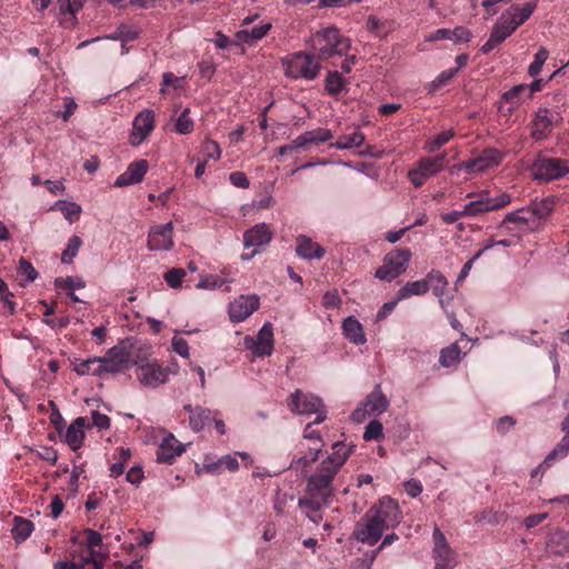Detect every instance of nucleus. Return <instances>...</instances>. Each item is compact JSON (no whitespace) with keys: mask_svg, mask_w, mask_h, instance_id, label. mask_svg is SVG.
I'll list each match as a JSON object with an SVG mask.
<instances>
[{"mask_svg":"<svg viewBox=\"0 0 569 569\" xmlns=\"http://www.w3.org/2000/svg\"><path fill=\"white\" fill-rule=\"evenodd\" d=\"M400 521L401 515L397 501L386 497L361 517L355 526L352 537L360 543L373 546L386 530L396 527Z\"/></svg>","mask_w":569,"mask_h":569,"instance_id":"obj_1","label":"nucleus"},{"mask_svg":"<svg viewBox=\"0 0 569 569\" xmlns=\"http://www.w3.org/2000/svg\"><path fill=\"white\" fill-rule=\"evenodd\" d=\"M311 47L319 60H327L333 56H345L351 48V40L340 34L338 28L331 26L312 36Z\"/></svg>","mask_w":569,"mask_h":569,"instance_id":"obj_2","label":"nucleus"},{"mask_svg":"<svg viewBox=\"0 0 569 569\" xmlns=\"http://www.w3.org/2000/svg\"><path fill=\"white\" fill-rule=\"evenodd\" d=\"M282 64L284 66V74L292 79L313 80L321 70L319 59L313 53L306 51L296 52L290 58L283 59Z\"/></svg>","mask_w":569,"mask_h":569,"instance_id":"obj_3","label":"nucleus"},{"mask_svg":"<svg viewBox=\"0 0 569 569\" xmlns=\"http://www.w3.org/2000/svg\"><path fill=\"white\" fill-rule=\"evenodd\" d=\"M131 356L124 342L108 349L103 357H99V365L94 367L92 375L102 376L103 373L117 375L129 368Z\"/></svg>","mask_w":569,"mask_h":569,"instance_id":"obj_4","label":"nucleus"},{"mask_svg":"<svg viewBox=\"0 0 569 569\" xmlns=\"http://www.w3.org/2000/svg\"><path fill=\"white\" fill-rule=\"evenodd\" d=\"M355 446L347 447L343 442H335L332 452L318 466L316 476L322 483H332L336 475L352 453Z\"/></svg>","mask_w":569,"mask_h":569,"instance_id":"obj_5","label":"nucleus"},{"mask_svg":"<svg viewBox=\"0 0 569 569\" xmlns=\"http://www.w3.org/2000/svg\"><path fill=\"white\" fill-rule=\"evenodd\" d=\"M411 251L407 248H397L388 252L382 264L376 270L375 277L383 281H392L402 274L411 260Z\"/></svg>","mask_w":569,"mask_h":569,"instance_id":"obj_6","label":"nucleus"},{"mask_svg":"<svg viewBox=\"0 0 569 569\" xmlns=\"http://www.w3.org/2000/svg\"><path fill=\"white\" fill-rule=\"evenodd\" d=\"M308 497L300 498L298 505L300 508L309 511L319 512L325 506H328L329 498L333 495L332 483H322L319 477L311 475L307 482Z\"/></svg>","mask_w":569,"mask_h":569,"instance_id":"obj_7","label":"nucleus"},{"mask_svg":"<svg viewBox=\"0 0 569 569\" xmlns=\"http://www.w3.org/2000/svg\"><path fill=\"white\" fill-rule=\"evenodd\" d=\"M446 154L422 158L415 168L408 172V178L415 188L421 187L429 178L437 174L445 167Z\"/></svg>","mask_w":569,"mask_h":569,"instance_id":"obj_8","label":"nucleus"},{"mask_svg":"<svg viewBox=\"0 0 569 569\" xmlns=\"http://www.w3.org/2000/svg\"><path fill=\"white\" fill-rule=\"evenodd\" d=\"M137 378L148 388H157L168 381L170 369L160 366L156 360L136 362Z\"/></svg>","mask_w":569,"mask_h":569,"instance_id":"obj_9","label":"nucleus"},{"mask_svg":"<svg viewBox=\"0 0 569 569\" xmlns=\"http://www.w3.org/2000/svg\"><path fill=\"white\" fill-rule=\"evenodd\" d=\"M535 178L551 181L569 172V161L559 158H539L535 164Z\"/></svg>","mask_w":569,"mask_h":569,"instance_id":"obj_10","label":"nucleus"},{"mask_svg":"<svg viewBox=\"0 0 569 569\" xmlns=\"http://www.w3.org/2000/svg\"><path fill=\"white\" fill-rule=\"evenodd\" d=\"M510 200L511 197L508 193H502L497 198H490L489 191H481L479 199L466 204L462 213H465V216L475 217L488 211L498 210L507 206Z\"/></svg>","mask_w":569,"mask_h":569,"instance_id":"obj_11","label":"nucleus"},{"mask_svg":"<svg viewBox=\"0 0 569 569\" xmlns=\"http://www.w3.org/2000/svg\"><path fill=\"white\" fill-rule=\"evenodd\" d=\"M501 159L502 153L499 150L488 148L479 157L451 167L450 171L453 173L455 170L465 168L468 172H483L489 168L498 166Z\"/></svg>","mask_w":569,"mask_h":569,"instance_id":"obj_12","label":"nucleus"},{"mask_svg":"<svg viewBox=\"0 0 569 569\" xmlns=\"http://www.w3.org/2000/svg\"><path fill=\"white\" fill-rule=\"evenodd\" d=\"M173 224L167 222L153 226L148 236L147 247L150 251L171 250L173 248L172 240Z\"/></svg>","mask_w":569,"mask_h":569,"instance_id":"obj_13","label":"nucleus"},{"mask_svg":"<svg viewBox=\"0 0 569 569\" xmlns=\"http://www.w3.org/2000/svg\"><path fill=\"white\" fill-rule=\"evenodd\" d=\"M288 407L297 415H311L323 408V402L319 397L303 393L297 389L288 398Z\"/></svg>","mask_w":569,"mask_h":569,"instance_id":"obj_14","label":"nucleus"},{"mask_svg":"<svg viewBox=\"0 0 569 569\" xmlns=\"http://www.w3.org/2000/svg\"><path fill=\"white\" fill-rule=\"evenodd\" d=\"M246 347L251 349L258 357L270 356L273 350V328L270 322H266L259 330L257 339L246 337Z\"/></svg>","mask_w":569,"mask_h":569,"instance_id":"obj_15","label":"nucleus"},{"mask_svg":"<svg viewBox=\"0 0 569 569\" xmlns=\"http://www.w3.org/2000/svg\"><path fill=\"white\" fill-rule=\"evenodd\" d=\"M509 19H511L509 14L502 13L497 20L491 30L489 39L480 49L483 54L491 52L497 46L502 43L515 32L513 26L510 24Z\"/></svg>","mask_w":569,"mask_h":569,"instance_id":"obj_16","label":"nucleus"},{"mask_svg":"<svg viewBox=\"0 0 569 569\" xmlns=\"http://www.w3.org/2000/svg\"><path fill=\"white\" fill-rule=\"evenodd\" d=\"M260 306V299L257 295L240 296L229 305V316L231 321L241 322L251 316Z\"/></svg>","mask_w":569,"mask_h":569,"instance_id":"obj_17","label":"nucleus"},{"mask_svg":"<svg viewBox=\"0 0 569 569\" xmlns=\"http://www.w3.org/2000/svg\"><path fill=\"white\" fill-rule=\"evenodd\" d=\"M153 128V111L144 110L140 112L133 120V130L130 134V143L132 146H139L150 134Z\"/></svg>","mask_w":569,"mask_h":569,"instance_id":"obj_18","label":"nucleus"},{"mask_svg":"<svg viewBox=\"0 0 569 569\" xmlns=\"http://www.w3.org/2000/svg\"><path fill=\"white\" fill-rule=\"evenodd\" d=\"M148 170L149 163L147 160H136L131 162L127 170L117 178L113 186L117 188H123L136 184L143 180Z\"/></svg>","mask_w":569,"mask_h":569,"instance_id":"obj_19","label":"nucleus"},{"mask_svg":"<svg viewBox=\"0 0 569 569\" xmlns=\"http://www.w3.org/2000/svg\"><path fill=\"white\" fill-rule=\"evenodd\" d=\"M186 448L173 435L169 433L159 446L156 453V461L159 463H172L177 456L182 455Z\"/></svg>","mask_w":569,"mask_h":569,"instance_id":"obj_20","label":"nucleus"},{"mask_svg":"<svg viewBox=\"0 0 569 569\" xmlns=\"http://www.w3.org/2000/svg\"><path fill=\"white\" fill-rule=\"evenodd\" d=\"M271 239L272 232L266 223H258L243 233L246 248L267 246Z\"/></svg>","mask_w":569,"mask_h":569,"instance_id":"obj_21","label":"nucleus"},{"mask_svg":"<svg viewBox=\"0 0 569 569\" xmlns=\"http://www.w3.org/2000/svg\"><path fill=\"white\" fill-rule=\"evenodd\" d=\"M296 252L300 258L311 260L321 259L326 250L319 243H315L311 238L301 234L297 238Z\"/></svg>","mask_w":569,"mask_h":569,"instance_id":"obj_22","label":"nucleus"},{"mask_svg":"<svg viewBox=\"0 0 569 569\" xmlns=\"http://www.w3.org/2000/svg\"><path fill=\"white\" fill-rule=\"evenodd\" d=\"M363 406L367 408L369 416L381 415L387 411L389 400L381 390V386L377 385L373 390L367 396Z\"/></svg>","mask_w":569,"mask_h":569,"instance_id":"obj_23","label":"nucleus"},{"mask_svg":"<svg viewBox=\"0 0 569 569\" xmlns=\"http://www.w3.org/2000/svg\"><path fill=\"white\" fill-rule=\"evenodd\" d=\"M559 119L558 113L553 114L546 108L539 109L535 120L536 128L532 130V137L537 140L543 139L546 137V130L557 124Z\"/></svg>","mask_w":569,"mask_h":569,"instance_id":"obj_24","label":"nucleus"},{"mask_svg":"<svg viewBox=\"0 0 569 569\" xmlns=\"http://www.w3.org/2000/svg\"><path fill=\"white\" fill-rule=\"evenodd\" d=\"M84 426H86V418L78 417L68 427V429L64 433V442L73 451H77L82 446V442L84 439V431H83Z\"/></svg>","mask_w":569,"mask_h":569,"instance_id":"obj_25","label":"nucleus"},{"mask_svg":"<svg viewBox=\"0 0 569 569\" xmlns=\"http://www.w3.org/2000/svg\"><path fill=\"white\" fill-rule=\"evenodd\" d=\"M472 33L465 27H456L455 29H438L430 37L429 40H450L455 43L469 42Z\"/></svg>","mask_w":569,"mask_h":569,"instance_id":"obj_26","label":"nucleus"},{"mask_svg":"<svg viewBox=\"0 0 569 569\" xmlns=\"http://www.w3.org/2000/svg\"><path fill=\"white\" fill-rule=\"evenodd\" d=\"M537 8V2H527L522 8L519 6H511L508 10L503 12V14H509L511 19L509 22L513 26V30L516 31L518 27L525 23Z\"/></svg>","mask_w":569,"mask_h":569,"instance_id":"obj_27","label":"nucleus"},{"mask_svg":"<svg viewBox=\"0 0 569 569\" xmlns=\"http://www.w3.org/2000/svg\"><path fill=\"white\" fill-rule=\"evenodd\" d=\"M537 8V2H527L522 8L519 6H511L508 10L503 12V14H509L511 19L509 22L513 26V30L516 31L518 27L525 23Z\"/></svg>","mask_w":569,"mask_h":569,"instance_id":"obj_28","label":"nucleus"},{"mask_svg":"<svg viewBox=\"0 0 569 569\" xmlns=\"http://www.w3.org/2000/svg\"><path fill=\"white\" fill-rule=\"evenodd\" d=\"M342 331L346 338L355 345H363L367 341L362 325L353 316L343 320Z\"/></svg>","mask_w":569,"mask_h":569,"instance_id":"obj_29","label":"nucleus"},{"mask_svg":"<svg viewBox=\"0 0 569 569\" xmlns=\"http://www.w3.org/2000/svg\"><path fill=\"white\" fill-rule=\"evenodd\" d=\"M322 451V445H316L311 447H307L301 451V456L298 458H293L290 468L301 469V472L307 471V469L318 460L319 455Z\"/></svg>","mask_w":569,"mask_h":569,"instance_id":"obj_30","label":"nucleus"},{"mask_svg":"<svg viewBox=\"0 0 569 569\" xmlns=\"http://www.w3.org/2000/svg\"><path fill=\"white\" fill-rule=\"evenodd\" d=\"M331 138L332 133L329 129L317 128L300 134L298 137V144H301L302 149L308 150L311 144L323 143L329 141Z\"/></svg>","mask_w":569,"mask_h":569,"instance_id":"obj_31","label":"nucleus"},{"mask_svg":"<svg viewBox=\"0 0 569 569\" xmlns=\"http://www.w3.org/2000/svg\"><path fill=\"white\" fill-rule=\"evenodd\" d=\"M325 90L329 96H338L341 92H347V80L338 71H329L325 79Z\"/></svg>","mask_w":569,"mask_h":569,"instance_id":"obj_32","label":"nucleus"},{"mask_svg":"<svg viewBox=\"0 0 569 569\" xmlns=\"http://www.w3.org/2000/svg\"><path fill=\"white\" fill-rule=\"evenodd\" d=\"M211 413L212 411L209 408L196 406L194 413L189 416V426L192 431H202L206 425L212 420Z\"/></svg>","mask_w":569,"mask_h":569,"instance_id":"obj_33","label":"nucleus"},{"mask_svg":"<svg viewBox=\"0 0 569 569\" xmlns=\"http://www.w3.org/2000/svg\"><path fill=\"white\" fill-rule=\"evenodd\" d=\"M430 286L428 280H417L412 282H407L403 287H401L397 292V300H403L411 296H419L428 292Z\"/></svg>","mask_w":569,"mask_h":569,"instance_id":"obj_34","label":"nucleus"},{"mask_svg":"<svg viewBox=\"0 0 569 569\" xmlns=\"http://www.w3.org/2000/svg\"><path fill=\"white\" fill-rule=\"evenodd\" d=\"M33 523L22 517H14L11 529L12 537L17 543H21L29 538L33 531Z\"/></svg>","mask_w":569,"mask_h":569,"instance_id":"obj_35","label":"nucleus"},{"mask_svg":"<svg viewBox=\"0 0 569 569\" xmlns=\"http://www.w3.org/2000/svg\"><path fill=\"white\" fill-rule=\"evenodd\" d=\"M435 569H453L457 565L456 558L450 547L446 551L433 549Z\"/></svg>","mask_w":569,"mask_h":569,"instance_id":"obj_36","label":"nucleus"},{"mask_svg":"<svg viewBox=\"0 0 569 569\" xmlns=\"http://www.w3.org/2000/svg\"><path fill=\"white\" fill-rule=\"evenodd\" d=\"M527 89L526 84H517L512 87L510 90L506 91L501 97V103H507L509 107L507 108L508 112H512L520 103V94ZM503 106L500 104V109Z\"/></svg>","mask_w":569,"mask_h":569,"instance_id":"obj_37","label":"nucleus"},{"mask_svg":"<svg viewBox=\"0 0 569 569\" xmlns=\"http://www.w3.org/2000/svg\"><path fill=\"white\" fill-rule=\"evenodd\" d=\"M365 141V136L360 131H356L351 134H345L340 137L335 143L331 144V147L345 150V149H351L356 147H360Z\"/></svg>","mask_w":569,"mask_h":569,"instance_id":"obj_38","label":"nucleus"},{"mask_svg":"<svg viewBox=\"0 0 569 569\" xmlns=\"http://www.w3.org/2000/svg\"><path fill=\"white\" fill-rule=\"evenodd\" d=\"M460 347L455 342L441 350L439 362L442 367L449 368L460 361Z\"/></svg>","mask_w":569,"mask_h":569,"instance_id":"obj_39","label":"nucleus"},{"mask_svg":"<svg viewBox=\"0 0 569 569\" xmlns=\"http://www.w3.org/2000/svg\"><path fill=\"white\" fill-rule=\"evenodd\" d=\"M87 563H92L94 569H102V563L96 560L92 553L82 558L80 562L58 561L54 563L53 569H83Z\"/></svg>","mask_w":569,"mask_h":569,"instance_id":"obj_40","label":"nucleus"},{"mask_svg":"<svg viewBox=\"0 0 569 569\" xmlns=\"http://www.w3.org/2000/svg\"><path fill=\"white\" fill-rule=\"evenodd\" d=\"M555 208V199L553 198H545L540 201H536L530 206V210L535 217L538 219L547 218Z\"/></svg>","mask_w":569,"mask_h":569,"instance_id":"obj_41","label":"nucleus"},{"mask_svg":"<svg viewBox=\"0 0 569 569\" xmlns=\"http://www.w3.org/2000/svg\"><path fill=\"white\" fill-rule=\"evenodd\" d=\"M81 246V238L79 236H72L68 241L67 248L63 250L61 254V262L71 263L73 258L78 254V251Z\"/></svg>","mask_w":569,"mask_h":569,"instance_id":"obj_42","label":"nucleus"},{"mask_svg":"<svg viewBox=\"0 0 569 569\" xmlns=\"http://www.w3.org/2000/svg\"><path fill=\"white\" fill-rule=\"evenodd\" d=\"M189 113L190 109L186 108L176 121L174 129L180 134H187L193 130V121L189 117Z\"/></svg>","mask_w":569,"mask_h":569,"instance_id":"obj_43","label":"nucleus"},{"mask_svg":"<svg viewBox=\"0 0 569 569\" xmlns=\"http://www.w3.org/2000/svg\"><path fill=\"white\" fill-rule=\"evenodd\" d=\"M457 73V69H448L442 71L433 81L430 82L428 92L435 93L441 87L446 86Z\"/></svg>","mask_w":569,"mask_h":569,"instance_id":"obj_44","label":"nucleus"},{"mask_svg":"<svg viewBox=\"0 0 569 569\" xmlns=\"http://www.w3.org/2000/svg\"><path fill=\"white\" fill-rule=\"evenodd\" d=\"M548 59V51L545 48H540L538 52L535 54L533 61L530 63L528 68V74L530 77H536L540 73L543 63Z\"/></svg>","mask_w":569,"mask_h":569,"instance_id":"obj_45","label":"nucleus"},{"mask_svg":"<svg viewBox=\"0 0 569 569\" xmlns=\"http://www.w3.org/2000/svg\"><path fill=\"white\" fill-rule=\"evenodd\" d=\"M58 209L62 212L67 220L72 221L73 218H78L81 213V207L74 202L58 201L56 203Z\"/></svg>","mask_w":569,"mask_h":569,"instance_id":"obj_46","label":"nucleus"},{"mask_svg":"<svg viewBox=\"0 0 569 569\" xmlns=\"http://www.w3.org/2000/svg\"><path fill=\"white\" fill-rule=\"evenodd\" d=\"M455 136V130L449 129L446 131H442L441 133L437 134L433 140H431L427 149L429 152H436L439 150L443 144H446L451 138Z\"/></svg>","mask_w":569,"mask_h":569,"instance_id":"obj_47","label":"nucleus"},{"mask_svg":"<svg viewBox=\"0 0 569 569\" xmlns=\"http://www.w3.org/2000/svg\"><path fill=\"white\" fill-rule=\"evenodd\" d=\"M377 556L378 550L366 551L362 557L353 560L352 569H371Z\"/></svg>","mask_w":569,"mask_h":569,"instance_id":"obj_48","label":"nucleus"},{"mask_svg":"<svg viewBox=\"0 0 569 569\" xmlns=\"http://www.w3.org/2000/svg\"><path fill=\"white\" fill-rule=\"evenodd\" d=\"M382 423L379 420H371L363 432V439L366 441L379 440L382 437Z\"/></svg>","mask_w":569,"mask_h":569,"instance_id":"obj_49","label":"nucleus"},{"mask_svg":"<svg viewBox=\"0 0 569 569\" xmlns=\"http://www.w3.org/2000/svg\"><path fill=\"white\" fill-rule=\"evenodd\" d=\"M186 271L181 268H172L164 273V280L171 288H179L182 283Z\"/></svg>","mask_w":569,"mask_h":569,"instance_id":"obj_50","label":"nucleus"},{"mask_svg":"<svg viewBox=\"0 0 569 569\" xmlns=\"http://www.w3.org/2000/svg\"><path fill=\"white\" fill-rule=\"evenodd\" d=\"M18 271L20 274L26 277L28 282H32L38 278V272L32 263L26 258H20Z\"/></svg>","mask_w":569,"mask_h":569,"instance_id":"obj_51","label":"nucleus"},{"mask_svg":"<svg viewBox=\"0 0 569 569\" xmlns=\"http://www.w3.org/2000/svg\"><path fill=\"white\" fill-rule=\"evenodd\" d=\"M0 300L9 308L11 315L14 313L16 303L13 301V293L9 290L8 284L2 278H0Z\"/></svg>","mask_w":569,"mask_h":569,"instance_id":"obj_52","label":"nucleus"},{"mask_svg":"<svg viewBox=\"0 0 569 569\" xmlns=\"http://www.w3.org/2000/svg\"><path fill=\"white\" fill-rule=\"evenodd\" d=\"M206 162L209 159L218 160L221 157V149L216 141L206 140L202 146Z\"/></svg>","mask_w":569,"mask_h":569,"instance_id":"obj_53","label":"nucleus"},{"mask_svg":"<svg viewBox=\"0 0 569 569\" xmlns=\"http://www.w3.org/2000/svg\"><path fill=\"white\" fill-rule=\"evenodd\" d=\"M54 286L61 289H70L73 290L76 288H83L84 283L82 280L74 277H66V278H56Z\"/></svg>","mask_w":569,"mask_h":569,"instance_id":"obj_54","label":"nucleus"},{"mask_svg":"<svg viewBox=\"0 0 569 569\" xmlns=\"http://www.w3.org/2000/svg\"><path fill=\"white\" fill-rule=\"evenodd\" d=\"M96 363L99 365V357H94V358H91V359L82 360L79 363L74 365L73 369H74V371L78 375L84 376V375H88V373H92L94 368L92 369L91 366L96 365Z\"/></svg>","mask_w":569,"mask_h":569,"instance_id":"obj_55","label":"nucleus"},{"mask_svg":"<svg viewBox=\"0 0 569 569\" xmlns=\"http://www.w3.org/2000/svg\"><path fill=\"white\" fill-rule=\"evenodd\" d=\"M322 305L326 309L338 308L341 305V299L336 290L327 291L322 298Z\"/></svg>","mask_w":569,"mask_h":569,"instance_id":"obj_56","label":"nucleus"},{"mask_svg":"<svg viewBox=\"0 0 569 569\" xmlns=\"http://www.w3.org/2000/svg\"><path fill=\"white\" fill-rule=\"evenodd\" d=\"M172 348L173 350L181 357H189V345L186 339L173 337L172 338Z\"/></svg>","mask_w":569,"mask_h":569,"instance_id":"obj_57","label":"nucleus"},{"mask_svg":"<svg viewBox=\"0 0 569 569\" xmlns=\"http://www.w3.org/2000/svg\"><path fill=\"white\" fill-rule=\"evenodd\" d=\"M138 31L127 24L118 27V37H121L122 42L133 41L138 38Z\"/></svg>","mask_w":569,"mask_h":569,"instance_id":"obj_58","label":"nucleus"},{"mask_svg":"<svg viewBox=\"0 0 569 569\" xmlns=\"http://www.w3.org/2000/svg\"><path fill=\"white\" fill-rule=\"evenodd\" d=\"M92 425L99 429H109L110 428V418L107 415L100 413L99 411L93 410L91 412Z\"/></svg>","mask_w":569,"mask_h":569,"instance_id":"obj_59","label":"nucleus"},{"mask_svg":"<svg viewBox=\"0 0 569 569\" xmlns=\"http://www.w3.org/2000/svg\"><path fill=\"white\" fill-rule=\"evenodd\" d=\"M230 182L238 188L247 189L250 184L247 176L241 171H236L229 176Z\"/></svg>","mask_w":569,"mask_h":569,"instance_id":"obj_60","label":"nucleus"},{"mask_svg":"<svg viewBox=\"0 0 569 569\" xmlns=\"http://www.w3.org/2000/svg\"><path fill=\"white\" fill-rule=\"evenodd\" d=\"M37 455L40 459L50 462L52 466L56 465L58 460L57 451L51 447H42L37 451Z\"/></svg>","mask_w":569,"mask_h":569,"instance_id":"obj_61","label":"nucleus"},{"mask_svg":"<svg viewBox=\"0 0 569 569\" xmlns=\"http://www.w3.org/2000/svg\"><path fill=\"white\" fill-rule=\"evenodd\" d=\"M128 482L138 486L143 479V471L140 466H134L126 475Z\"/></svg>","mask_w":569,"mask_h":569,"instance_id":"obj_62","label":"nucleus"},{"mask_svg":"<svg viewBox=\"0 0 569 569\" xmlns=\"http://www.w3.org/2000/svg\"><path fill=\"white\" fill-rule=\"evenodd\" d=\"M516 421L510 416H505L496 421L497 431L501 435L508 432L513 426Z\"/></svg>","mask_w":569,"mask_h":569,"instance_id":"obj_63","label":"nucleus"},{"mask_svg":"<svg viewBox=\"0 0 569 569\" xmlns=\"http://www.w3.org/2000/svg\"><path fill=\"white\" fill-rule=\"evenodd\" d=\"M199 72L202 77L211 79L216 72V66L212 61L202 60L198 63Z\"/></svg>","mask_w":569,"mask_h":569,"instance_id":"obj_64","label":"nucleus"}]
</instances>
